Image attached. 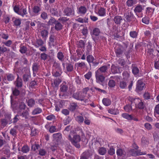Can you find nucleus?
<instances>
[{"mask_svg":"<svg viewBox=\"0 0 159 159\" xmlns=\"http://www.w3.org/2000/svg\"><path fill=\"white\" fill-rule=\"evenodd\" d=\"M68 139L76 147L78 148L80 147L79 143L80 140V138L79 135L71 132L69 136Z\"/></svg>","mask_w":159,"mask_h":159,"instance_id":"f257e3e1","label":"nucleus"},{"mask_svg":"<svg viewBox=\"0 0 159 159\" xmlns=\"http://www.w3.org/2000/svg\"><path fill=\"white\" fill-rule=\"evenodd\" d=\"M133 147L134 149H131L129 150V152L130 153V154L133 156H135L136 155H143L146 154V152H140V150H138V146L135 144L133 145Z\"/></svg>","mask_w":159,"mask_h":159,"instance_id":"f03ea898","label":"nucleus"},{"mask_svg":"<svg viewBox=\"0 0 159 159\" xmlns=\"http://www.w3.org/2000/svg\"><path fill=\"white\" fill-rule=\"evenodd\" d=\"M41 10V8L39 6L34 5L32 7V10L29 8V12L31 16H33L38 15Z\"/></svg>","mask_w":159,"mask_h":159,"instance_id":"7ed1b4c3","label":"nucleus"},{"mask_svg":"<svg viewBox=\"0 0 159 159\" xmlns=\"http://www.w3.org/2000/svg\"><path fill=\"white\" fill-rule=\"evenodd\" d=\"M124 20L127 22H130L135 19L131 11H128L124 15Z\"/></svg>","mask_w":159,"mask_h":159,"instance_id":"20e7f679","label":"nucleus"},{"mask_svg":"<svg viewBox=\"0 0 159 159\" xmlns=\"http://www.w3.org/2000/svg\"><path fill=\"white\" fill-rule=\"evenodd\" d=\"M68 89V87L65 84H61L60 86V93L59 96L61 98H66L65 93Z\"/></svg>","mask_w":159,"mask_h":159,"instance_id":"39448f33","label":"nucleus"},{"mask_svg":"<svg viewBox=\"0 0 159 159\" xmlns=\"http://www.w3.org/2000/svg\"><path fill=\"white\" fill-rule=\"evenodd\" d=\"M116 152L118 158L123 159L126 158V152L123 149L118 148L116 150Z\"/></svg>","mask_w":159,"mask_h":159,"instance_id":"423d86ee","label":"nucleus"},{"mask_svg":"<svg viewBox=\"0 0 159 159\" xmlns=\"http://www.w3.org/2000/svg\"><path fill=\"white\" fill-rule=\"evenodd\" d=\"M131 102V104L134 103L136 106L137 105L139 109H143L144 107V106L143 102L139 98H136L133 99Z\"/></svg>","mask_w":159,"mask_h":159,"instance_id":"0eeeda50","label":"nucleus"},{"mask_svg":"<svg viewBox=\"0 0 159 159\" xmlns=\"http://www.w3.org/2000/svg\"><path fill=\"white\" fill-rule=\"evenodd\" d=\"M144 85L145 84L143 83L142 80H138L137 82L136 90H143Z\"/></svg>","mask_w":159,"mask_h":159,"instance_id":"6e6552de","label":"nucleus"},{"mask_svg":"<svg viewBox=\"0 0 159 159\" xmlns=\"http://www.w3.org/2000/svg\"><path fill=\"white\" fill-rule=\"evenodd\" d=\"M95 76L97 81L99 83L102 82L105 79V77L102 76L101 73L95 72Z\"/></svg>","mask_w":159,"mask_h":159,"instance_id":"1a4fd4ad","label":"nucleus"},{"mask_svg":"<svg viewBox=\"0 0 159 159\" xmlns=\"http://www.w3.org/2000/svg\"><path fill=\"white\" fill-rule=\"evenodd\" d=\"M64 14L65 15L69 16L73 15L74 14V12L73 10L71 8H66L64 10Z\"/></svg>","mask_w":159,"mask_h":159,"instance_id":"9d476101","label":"nucleus"},{"mask_svg":"<svg viewBox=\"0 0 159 159\" xmlns=\"http://www.w3.org/2000/svg\"><path fill=\"white\" fill-rule=\"evenodd\" d=\"M87 11V9L85 7L81 6L78 8L77 12L80 14H84Z\"/></svg>","mask_w":159,"mask_h":159,"instance_id":"9b49d317","label":"nucleus"},{"mask_svg":"<svg viewBox=\"0 0 159 159\" xmlns=\"http://www.w3.org/2000/svg\"><path fill=\"white\" fill-rule=\"evenodd\" d=\"M96 13L100 16H104L106 15V10L103 7H101L98 9V12Z\"/></svg>","mask_w":159,"mask_h":159,"instance_id":"f8f14e48","label":"nucleus"},{"mask_svg":"<svg viewBox=\"0 0 159 159\" xmlns=\"http://www.w3.org/2000/svg\"><path fill=\"white\" fill-rule=\"evenodd\" d=\"M64 101H61L59 102H57L55 105V109L57 111H59L60 108H62L64 105Z\"/></svg>","mask_w":159,"mask_h":159,"instance_id":"ddd939ff","label":"nucleus"},{"mask_svg":"<svg viewBox=\"0 0 159 159\" xmlns=\"http://www.w3.org/2000/svg\"><path fill=\"white\" fill-rule=\"evenodd\" d=\"M27 14L26 8H20L18 14L20 15L22 17H24L25 15L27 16L26 15Z\"/></svg>","mask_w":159,"mask_h":159,"instance_id":"4468645a","label":"nucleus"},{"mask_svg":"<svg viewBox=\"0 0 159 159\" xmlns=\"http://www.w3.org/2000/svg\"><path fill=\"white\" fill-rule=\"evenodd\" d=\"M92 155L89 151L84 152L82 155L80 159H88L89 157Z\"/></svg>","mask_w":159,"mask_h":159,"instance_id":"2eb2a0df","label":"nucleus"},{"mask_svg":"<svg viewBox=\"0 0 159 159\" xmlns=\"http://www.w3.org/2000/svg\"><path fill=\"white\" fill-rule=\"evenodd\" d=\"M122 20V17L119 16H115L114 19V20L115 23L118 25L120 24Z\"/></svg>","mask_w":159,"mask_h":159,"instance_id":"dca6fc26","label":"nucleus"},{"mask_svg":"<svg viewBox=\"0 0 159 159\" xmlns=\"http://www.w3.org/2000/svg\"><path fill=\"white\" fill-rule=\"evenodd\" d=\"M80 94V93H76L74 94L73 97L75 98L78 100L81 101L84 100V98L85 97V95H83L82 97H81Z\"/></svg>","mask_w":159,"mask_h":159,"instance_id":"f3484780","label":"nucleus"},{"mask_svg":"<svg viewBox=\"0 0 159 159\" xmlns=\"http://www.w3.org/2000/svg\"><path fill=\"white\" fill-rule=\"evenodd\" d=\"M15 84L17 87H21L22 85V82L21 79L18 77L16 80L15 82Z\"/></svg>","mask_w":159,"mask_h":159,"instance_id":"a211bd4d","label":"nucleus"},{"mask_svg":"<svg viewBox=\"0 0 159 159\" xmlns=\"http://www.w3.org/2000/svg\"><path fill=\"white\" fill-rule=\"evenodd\" d=\"M102 102L103 104L106 106H109L111 104V100L107 98H104L102 99Z\"/></svg>","mask_w":159,"mask_h":159,"instance_id":"6ab92c4d","label":"nucleus"},{"mask_svg":"<svg viewBox=\"0 0 159 159\" xmlns=\"http://www.w3.org/2000/svg\"><path fill=\"white\" fill-rule=\"evenodd\" d=\"M108 111L109 113L115 115H117L119 113V110L117 109H110L108 110Z\"/></svg>","mask_w":159,"mask_h":159,"instance_id":"aec40b11","label":"nucleus"},{"mask_svg":"<svg viewBox=\"0 0 159 159\" xmlns=\"http://www.w3.org/2000/svg\"><path fill=\"white\" fill-rule=\"evenodd\" d=\"M107 69V66H103L100 67L96 71V72L101 73V74L102 73L105 72Z\"/></svg>","mask_w":159,"mask_h":159,"instance_id":"412c9836","label":"nucleus"},{"mask_svg":"<svg viewBox=\"0 0 159 159\" xmlns=\"http://www.w3.org/2000/svg\"><path fill=\"white\" fill-rule=\"evenodd\" d=\"M85 64L84 62H77L75 64V67L77 68L80 67L81 68H83L85 66Z\"/></svg>","mask_w":159,"mask_h":159,"instance_id":"4be33fe9","label":"nucleus"},{"mask_svg":"<svg viewBox=\"0 0 159 159\" xmlns=\"http://www.w3.org/2000/svg\"><path fill=\"white\" fill-rule=\"evenodd\" d=\"M121 116L123 118L129 120H132V116L131 115H129L127 113H123L122 114Z\"/></svg>","mask_w":159,"mask_h":159,"instance_id":"5701e85b","label":"nucleus"},{"mask_svg":"<svg viewBox=\"0 0 159 159\" xmlns=\"http://www.w3.org/2000/svg\"><path fill=\"white\" fill-rule=\"evenodd\" d=\"M43 44V42L42 40L41 39H38L37 40L36 42L35 43V46L36 47L38 48L42 46Z\"/></svg>","mask_w":159,"mask_h":159,"instance_id":"b1692460","label":"nucleus"},{"mask_svg":"<svg viewBox=\"0 0 159 159\" xmlns=\"http://www.w3.org/2000/svg\"><path fill=\"white\" fill-rule=\"evenodd\" d=\"M100 33V30L98 28H95L93 30V34L95 36H98L99 34Z\"/></svg>","mask_w":159,"mask_h":159,"instance_id":"393cba45","label":"nucleus"},{"mask_svg":"<svg viewBox=\"0 0 159 159\" xmlns=\"http://www.w3.org/2000/svg\"><path fill=\"white\" fill-rule=\"evenodd\" d=\"M62 27V25L57 21H56L55 26V29L57 30H61Z\"/></svg>","mask_w":159,"mask_h":159,"instance_id":"a878e982","label":"nucleus"},{"mask_svg":"<svg viewBox=\"0 0 159 159\" xmlns=\"http://www.w3.org/2000/svg\"><path fill=\"white\" fill-rule=\"evenodd\" d=\"M41 33L43 38L46 39L48 37V31L46 30H42Z\"/></svg>","mask_w":159,"mask_h":159,"instance_id":"bb28decb","label":"nucleus"},{"mask_svg":"<svg viewBox=\"0 0 159 159\" xmlns=\"http://www.w3.org/2000/svg\"><path fill=\"white\" fill-rule=\"evenodd\" d=\"M115 51L117 56H118L122 53V51L120 47L116 46L115 48Z\"/></svg>","mask_w":159,"mask_h":159,"instance_id":"cd10ccee","label":"nucleus"},{"mask_svg":"<svg viewBox=\"0 0 159 159\" xmlns=\"http://www.w3.org/2000/svg\"><path fill=\"white\" fill-rule=\"evenodd\" d=\"M106 149L102 147L99 148L98 150V152L101 155H105L107 152Z\"/></svg>","mask_w":159,"mask_h":159,"instance_id":"c85d7f7f","label":"nucleus"},{"mask_svg":"<svg viewBox=\"0 0 159 159\" xmlns=\"http://www.w3.org/2000/svg\"><path fill=\"white\" fill-rule=\"evenodd\" d=\"M42 109L39 108H37L34 110L32 112V114L33 115H37L39 114L42 112Z\"/></svg>","mask_w":159,"mask_h":159,"instance_id":"c756f323","label":"nucleus"},{"mask_svg":"<svg viewBox=\"0 0 159 159\" xmlns=\"http://www.w3.org/2000/svg\"><path fill=\"white\" fill-rule=\"evenodd\" d=\"M30 148L27 145L24 146L22 148L21 151L24 153H26L29 152Z\"/></svg>","mask_w":159,"mask_h":159,"instance_id":"7c9ffc66","label":"nucleus"},{"mask_svg":"<svg viewBox=\"0 0 159 159\" xmlns=\"http://www.w3.org/2000/svg\"><path fill=\"white\" fill-rule=\"evenodd\" d=\"M53 137L57 141L61 138V134L60 133L54 134H53Z\"/></svg>","mask_w":159,"mask_h":159,"instance_id":"2f4dec72","label":"nucleus"},{"mask_svg":"<svg viewBox=\"0 0 159 159\" xmlns=\"http://www.w3.org/2000/svg\"><path fill=\"white\" fill-rule=\"evenodd\" d=\"M14 25L16 26H18L20 25L21 24V19H15V20L13 19Z\"/></svg>","mask_w":159,"mask_h":159,"instance_id":"473e14b6","label":"nucleus"},{"mask_svg":"<svg viewBox=\"0 0 159 159\" xmlns=\"http://www.w3.org/2000/svg\"><path fill=\"white\" fill-rule=\"evenodd\" d=\"M66 68L68 72H71L73 70V66L71 64H67L66 65Z\"/></svg>","mask_w":159,"mask_h":159,"instance_id":"72a5a7b5","label":"nucleus"},{"mask_svg":"<svg viewBox=\"0 0 159 159\" xmlns=\"http://www.w3.org/2000/svg\"><path fill=\"white\" fill-rule=\"evenodd\" d=\"M108 85L110 87L113 88L116 85V82L114 80H110L108 82Z\"/></svg>","mask_w":159,"mask_h":159,"instance_id":"f704fd0d","label":"nucleus"},{"mask_svg":"<svg viewBox=\"0 0 159 159\" xmlns=\"http://www.w3.org/2000/svg\"><path fill=\"white\" fill-rule=\"evenodd\" d=\"M77 107V105L76 103H72L70 104L69 109L71 111H73L75 110Z\"/></svg>","mask_w":159,"mask_h":159,"instance_id":"c9c22d12","label":"nucleus"},{"mask_svg":"<svg viewBox=\"0 0 159 159\" xmlns=\"http://www.w3.org/2000/svg\"><path fill=\"white\" fill-rule=\"evenodd\" d=\"M75 120L79 123H83L84 120L83 117L80 116H77L75 118Z\"/></svg>","mask_w":159,"mask_h":159,"instance_id":"e433bc0d","label":"nucleus"},{"mask_svg":"<svg viewBox=\"0 0 159 159\" xmlns=\"http://www.w3.org/2000/svg\"><path fill=\"white\" fill-rule=\"evenodd\" d=\"M142 10V8L141 6L136 7L134 9V11L136 13L141 12Z\"/></svg>","mask_w":159,"mask_h":159,"instance_id":"4c0bfd02","label":"nucleus"},{"mask_svg":"<svg viewBox=\"0 0 159 159\" xmlns=\"http://www.w3.org/2000/svg\"><path fill=\"white\" fill-rule=\"evenodd\" d=\"M119 86L122 89L126 88L127 87L126 83L123 81L120 82Z\"/></svg>","mask_w":159,"mask_h":159,"instance_id":"58836bf2","label":"nucleus"},{"mask_svg":"<svg viewBox=\"0 0 159 159\" xmlns=\"http://www.w3.org/2000/svg\"><path fill=\"white\" fill-rule=\"evenodd\" d=\"M50 11L52 14L58 16V12L57 9H55L53 8H51L50 9Z\"/></svg>","mask_w":159,"mask_h":159,"instance_id":"ea45409f","label":"nucleus"},{"mask_svg":"<svg viewBox=\"0 0 159 159\" xmlns=\"http://www.w3.org/2000/svg\"><path fill=\"white\" fill-rule=\"evenodd\" d=\"M46 152V150L43 148L40 149L39 150V154L42 156L45 155Z\"/></svg>","mask_w":159,"mask_h":159,"instance_id":"a19ab883","label":"nucleus"},{"mask_svg":"<svg viewBox=\"0 0 159 159\" xmlns=\"http://www.w3.org/2000/svg\"><path fill=\"white\" fill-rule=\"evenodd\" d=\"M94 59L93 57L91 55H89L87 57V60L89 63L92 62Z\"/></svg>","mask_w":159,"mask_h":159,"instance_id":"79ce46f5","label":"nucleus"},{"mask_svg":"<svg viewBox=\"0 0 159 159\" xmlns=\"http://www.w3.org/2000/svg\"><path fill=\"white\" fill-rule=\"evenodd\" d=\"M129 35L131 37L135 38L137 36L138 33L135 31H132L130 32Z\"/></svg>","mask_w":159,"mask_h":159,"instance_id":"37998d69","label":"nucleus"},{"mask_svg":"<svg viewBox=\"0 0 159 159\" xmlns=\"http://www.w3.org/2000/svg\"><path fill=\"white\" fill-rule=\"evenodd\" d=\"M35 101L34 100L31 99L28 102V105L30 107H32L35 104Z\"/></svg>","mask_w":159,"mask_h":159,"instance_id":"c03bdc74","label":"nucleus"},{"mask_svg":"<svg viewBox=\"0 0 159 159\" xmlns=\"http://www.w3.org/2000/svg\"><path fill=\"white\" fill-rule=\"evenodd\" d=\"M111 70L113 74H116L118 72L117 68L114 65H112L111 67Z\"/></svg>","mask_w":159,"mask_h":159,"instance_id":"a18cd8bd","label":"nucleus"},{"mask_svg":"<svg viewBox=\"0 0 159 159\" xmlns=\"http://www.w3.org/2000/svg\"><path fill=\"white\" fill-rule=\"evenodd\" d=\"M124 109L126 111L129 112L132 110V108L130 105H128L124 107Z\"/></svg>","mask_w":159,"mask_h":159,"instance_id":"49530a36","label":"nucleus"},{"mask_svg":"<svg viewBox=\"0 0 159 159\" xmlns=\"http://www.w3.org/2000/svg\"><path fill=\"white\" fill-rule=\"evenodd\" d=\"M56 21L55 19L54 18L51 17V18L48 21V24L49 25H52L54 23H56V21Z\"/></svg>","mask_w":159,"mask_h":159,"instance_id":"de8ad7c7","label":"nucleus"},{"mask_svg":"<svg viewBox=\"0 0 159 159\" xmlns=\"http://www.w3.org/2000/svg\"><path fill=\"white\" fill-rule=\"evenodd\" d=\"M132 71L134 75H136L139 73V69L137 67H134L132 69Z\"/></svg>","mask_w":159,"mask_h":159,"instance_id":"09e8293b","label":"nucleus"},{"mask_svg":"<svg viewBox=\"0 0 159 159\" xmlns=\"http://www.w3.org/2000/svg\"><path fill=\"white\" fill-rule=\"evenodd\" d=\"M123 79L125 80H126L129 77V75L128 72L125 71L123 73Z\"/></svg>","mask_w":159,"mask_h":159,"instance_id":"8fccbe9b","label":"nucleus"},{"mask_svg":"<svg viewBox=\"0 0 159 159\" xmlns=\"http://www.w3.org/2000/svg\"><path fill=\"white\" fill-rule=\"evenodd\" d=\"M92 75V72L89 71L84 76L85 79L89 80L91 78Z\"/></svg>","mask_w":159,"mask_h":159,"instance_id":"3c124183","label":"nucleus"},{"mask_svg":"<svg viewBox=\"0 0 159 159\" xmlns=\"http://www.w3.org/2000/svg\"><path fill=\"white\" fill-rule=\"evenodd\" d=\"M7 78L8 80L11 81L14 79V77L12 74H8L7 75Z\"/></svg>","mask_w":159,"mask_h":159,"instance_id":"603ef678","label":"nucleus"},{"mask_svg":"<svg viewBox=\"0 0 159 159\" xmlns=\"http://www.w3.org/2000/svg\"><path fill=\"white\" fill-rule=\"evenodd\" d=\"M78 45L79 47L82 48L84 47L85 43L83 40H80L79 41Z\"/></svg>","mask_w":159,"mask_h":159,"instance_id":"864d4df0","label":"nucleus"},{"mask_svg":"<svg viewBox=\"0 0 159 159\" xmlns=\"http://www.w3.org/2000/svg\"><path fill=\"white\" fill-rule=\"evenodd\" d=\"M38 70V65L36 63H34L33 64V70L34 72V73H36L37 71Z\"/></svg>","mask_w":159,"mask_h":159,"instance_id":"5fc2aeb1","label":"nucleus"},{"mask_svg":"<svg viewBox=\"0 0 159 159\" xmlns=\"http://www.w3.org/2000/svg\"><path fill=\"white\" fill-rule=\"evenodd\" d=\"M126 4L128 7H131L134 4V0H128L126 2Z\"/></svg>","mask_w":159,"mask_h":159,"instance_id":"6e6d98bb","label":"nucleus"},{"mask_svg":"<svg viewBox=\"0 0 159 159\" xmlns=\"http://www.w3.org/2000/svg\"><path fill=\"white\" fill-rule=\"evenodd\" d=\"M57 57L60 60H62L64 57L63 54L61 52H59L57 54Z\"/></svg>","mask_w":159,"mask_h":159,"instance_id":"4d7b16f0","label":"nucleus"},{"mask_svg":"<svg viewBox=\"0 0 159 159\" xmlns=\"http://www.w3.org/2000/svg\"><path fill=\"white\" fill-rule=\"evenodd\" d=\"M108 153L110 155H113L115 153V150L112 147L110 148L109 150L108 151Z\"/></svg>","mask_w":159,"mask_h":159,"instance_id":"13d9d810","label":"nucleus"},{"mask_svg":"<svg viewBox=\"0 0 159 159\" xmlns=\"http://www.w3.org/2000/svg\"><path fill=\"white\" fill-rule=\"evenodd\" d=\"M55 117L53 115H50L46 117V119L49 120H52L55 119Z\"/></svg>","mask_w":159,"mask_h":159,"instance_id":"bf43d9fd","label":"nucleus"},{"mask_svg":"<svg viewBox=\"0 0 159 159\" xmlns=\"http://www.w3.org/2000/svg\"><path fill=\"white\" fill-rule=\"evenodd\" d=\"M144 126L148 130H150L152 129V126L150 124L148 123H146L144 124Z\"/></svg>","mask_w":159,"mask_h":159,"instance_id":"052dcab7","label":"nucleus"},{"mask_svg":"<svg viewBox=\"0 0 159 159\" xmlns=\"http://www.w3.org/2000/svg\"><path fill=\"white\" fill-rule=\"evenodd\" d=\"M57 129L56 128L55 126H51L49 129V131L51 133H52L54 132H56L57 131Z\"/></svg>","mask_w":159,"mask_h":159,"instance_id":"680f3d73","label":"nucleus"},{"mask_svg":"<svg viewBox=\"0 0 159 159\" xmlns=\"http://www.w3.org/2000/svg\"><path fill=\"white\" fill-rule=\"evenodd\" d=\"M142 21L143 23L146 24H148L149 22L148 19L147 17L143 18L142 19Z\"/></svg>","mask_w":159,"mask_h":159,"instance_id":"e2e57ef3","label":"nucleus"},{"mask_svg":"<svg viewBox=\"0 0 159 159\" xmlns=\"http://www.w3.org/2000/svg\"><path fill=\"white\" fill-rule=\"evenodd\" d=\"M76 20L81 23H83L84 22L85 23L87 22V21L86 20H85L81 17H80L76 19Z\"/></svg>","mask_w":159,"mask_h":159,"instance_id":"0e129e2a","label":"nucleus"},{"mask_svg":"<svg viewBox=\"0 0 159 159\" xmlns=\"http://www.w3.org/2000/svg\"><path fill=\"white\" fill-rule=\"evenodd\" d=\"M61 82V81L59 79H57L54 80V83L55 86L56 87L59 85Z\"/></svg>","mask_w":159,"mask_h":159,"instance_id":"69168bd1","label":"nucleus"},{"mask_svg":"<svg viewBox=\"0 0 159 159\" xmlns=\"http://www.w3.org/2000/svg\"><path fill=\"white\" fill-rule=\"evenodd\" d=\"M62 113L65 115H67L69 114V111L67 109H63L61 111Z\"/></svg>","mask_w":159,"mask_h":159,"instance_id":"338daca9","label":"nucleus"},{"mask_svg":"<svg viewBox=\"0 0 159 159\" xmlns=\"http://www.w3.org/2000/svg\"><path fill=\"white\" fill-rule=\"evenodd\" d=\"M39 147V145L38 144H33L31 148L32 150L35 151L36 149H38Z\"/></svg>","mask_w":159,"mask_h":159,"instance_id":"774afa93","label":"nucleus"}]
</instances>
